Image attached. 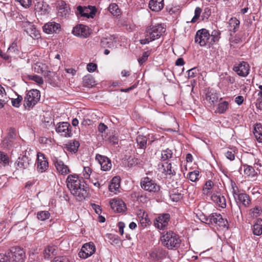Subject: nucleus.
Here are the masks:
<instances>
[{
	"instance_id": "nucleus-13",
	"label": "nucleus",
	"mask_w": 262,
	"mask_h": 262,
	"mask_svg": "<svg viewBox=\"0 0 262 262\" xmlns=\"http://www.w3.org/2000/svg\"><path fill=\"white\" fill-rule=\"evenodd\" d=\"M95 159L100 165L102 170L106 171L111 169L112 166L111 160L106 156L97 154Z\"/></svg>"
},
{
	"instance_id": "nucleus-17",
	"label": "nucleus",
	"mask_w": 262,
	"mask_h": 262,
	"mask_svg": "<svg viewBox=\"0 0 262 262\" xmlns=\"http://www.w3.org/2000/svg\"><path fill=\"white\" fill-rule=\"evenodd\" d=\"M72 33L74 35L86 38L90 34V29L86 26L79 25L73 28Z\"/></svg>"
},
{
	"instance_id": "nucleus-20",
	"label": "nucleus",
	"mask_w": 262,
	"mask_h": 262,
	"mask_svg": "<svg viewBox=\"0 0 262 262\" xmlns=\"http://www.w3.org/2000/svg\"><path fill=\"white\" fill-rule=\"evenodd\" d=\"M169 219L170 215L168 213L163 214L156 219L155 226L160 230L163 229L168 225Z\"/></svg>"
},
{
	"instance_id": "nucleus-10",
	"label": "nucleus",
	"mask_w": 262,
	"mask_h": 262,
	"mask_svg": "<svg viewBox=\"0 0 262 262\" xmlns=\"http://www.w3.org/2000/svg\"><path fill=\"white\" fill-rule=\"evenodd\" d=\"M165 29L161 24H158L153 26L150 29H148L146 31V33L149 37L151 38V40H155L158 39L165 32Z\"/></svg>"
},
{
	"instance_id": "nucleus-7",
	"label": "nucleus",
	"mask_w": 262,
	"mask_h": 262,
	"mask_svg": "<svg viewBox=\"0 0 262 262\" xmlns=\"http://www.w3.org/2000/svg\"><path fill=\"white\" fill-rule=\"evenodd\" d=\"M210 37L211 36L209 31L205 29H202L196 32L194 41L201 47H204L207 45H211L210 44Z\"/></svg>"
},
{
	"instance_id": "nucleus-25",
	"label": "nucleus",
	"mask_w": 262,
	"mask_h": 262,
	"mask_svg": "<svg viewBox=\"0 0 262 262\" xmlns=\"http://www.w3.org/2000/svg\"><path fill=\"white\" fill-rule=\"evenodd\" d=\"M58 13L61 16H66L69 14L70 8L69 5L63 1H61L58 2Z\"/></svg>"
},
{
	"instance_id": "nucleus-54",
	"label": "nucleus",
	"mask_w": 262,
	"mask_h": 262,
	"mask_svg": "<svg viewBox=\"0 0 262 262\" xmlns=\"http://www.w3.org/2000/svg\"><path fill=\"white\" fill-rule=\"evenodd\" d=\"M256 105L257 108L262 110V91L258 93V98L256 99Z\"/></svg>"
},
{
	"instance_id": "nucleus-12",
	"label": "nucleus",
	"mask_w": 262,
	"mask_h": 262,
	"mask_svg": "<svg viewBox=\"0 0 262 262\" xmlns=\"http://www.w3.org/2000/svg\"><path fill=\"white\" fill-rule=\"evenodd\" d=\"M70 124L67 122H59L56 127V132L63 137H70L72 135Z\"/></svg>"
},
{
	"instance_id": "nucleus-19",
	"label": "nucleus",
	"mask_w": 262,
	"mask_h": 262,
	"mask_svg": "<svg viewBox=\"0 0 262 262\" xmlns=\"http://www.w3.org/2000/svg\"><path fill=\"white\" fill-rule=\"evenodd\" d=\"M53 162L57 170L61 174L65 175L70 172V169L68 166L65 165L60 159L55 158L53 160Z\"/></svg>"
},
{
	"instance_id": "nucleus-44",
	"label": "nucleus",
	"mask_w": 262,
	"mask_h": 262,
	"mask_svg": "<svg viewBox=\"0 0 262 262\" xmlns=\"http://www.w3.org/2000/svg\"><path fill=\"white\" fill-rule=\"evenodd\" d=\"M221 33L219 30H213L210 35V44L213 45L215 42L218 41L220 38Z\"/></svg>"
},
{
	"instance_id": "nucleus-47",
	"label": "nucleus",
	"mask_w": 262,
	"mask_h": 262,
	"mask_svg": "<svg viewBox=\"0 0 262 262\" xmlns=\"http://www.w3.org/2000/svg\"><path fill=\"white\" fill-rule=\"evenodd\" d=\"M211 217L212 213L209 216H206V215L202 214L200 215L199 219L202 222L207 224H212Z\"/></svg>"
},
{
	"instance_id": "nucleus-24",
	"label": "nucleus",
	"mask_w": 262,
	"mask_h": 262,
	"mask_svg": "<svg viewBox=\"0 0 262 262\" xmlns=\"http://www.w3.org/2000/svg\"><path fill=\"white\" fill-rule=\"evenodd\" d=\"M148 6L152 11L159 12L164 7L163 0H150Z\"/></svg>"
},
{
	"instance_id": "nucleus-40",
	"label": "nucleus",
	"mask_w": 262,
	"mask_h": 262,
	"mask_svg": "<svg viewBox=\"0 0 262 262\" xmlns=\"http://www.w3.org/2000/svg\"><path fill=\"white\" fill-rule=\"evenodd\" d=\"M46 67H47L45 64L41 63H36L34 66V70L35 72L41 73L42 75L45 76L47 72L45 70Z\"/></svg>"
},
{
	"instance_id": "nucleus-30",
	"label": "nucleus",
	"mask_w": 262,
	"mask_h": 262,
	"mask_svg": "<svg viewBox=\"0 0 262 262\" xmlns=\"http://www.w3.org/2000/svg\"><path fill=\"white\" fill-rule=\"evenodd\" d=\"M79 145L80 144L78 141L75 140H71L66 144V148L68 151L75 153L78 151Z\"/></svg>"
},
{
	"instance_id": "nucleus-39",
	"label": "nucleus",
	"mask_w": 262,
	"mask_h": 262,
	"mask_svg": "<svg viewBox=\"0 0 262 262\" xmlns=\"http://www.w3.org/2000/svg\"><path fill=\"white\" fill-rule=\"evenodd\" d=\"M108 10L114 16H118L120 15V10L118 6L115 3H112L110 5Z\"/></svg>"
},
{
	"instance_id": "nucleus-28",
	"label": "nucleus",
	"mask_w": 262,
	"mask_h": 262,
	"mask_svg": "<svg viewBox=\"0 0 262 262\" xmlns=\"http://www.w3.org/2000/svg\"><path fill=\"white\" fill-rule=\"evenodd\" d=\"M120 178L119 177H115L112 180L111 184L109 185V190L111 192H115L118 190L120 187Z\"/></svg>"
},
{
	"instance_id": "nucleus-34",
	"label": "nucleus",
	"mask_w": 262,
	"mask_h": 262,
	"mask_svg": "<svg viewBox=\"0 0 262 262\" xmlns=\"http://www.w3.org/2000/svg\"><path fill=\"white\" fill-rule=\"evenodd\" d=\"M115 38H112V37L110 38H103L101 39L100 42V45L103 48H112L114 46L113 39Z\"/></svg>"
},
{
	"instance_id": "nucleus-42",
	"label": "nucleus",
	"mask_w": 262,
	"mask_h": 262,
	"mask_svg": "<svg viewBox=\"0 0 262 262\" xmlns=\"http://www.w3.org/2000/svg\"><path fill=\"white\" fill-rule=\"evenodd\" d=\"M172 151L169 148L163 150L161 151V160L166 161L172 157Z\"/></svg>"
},
{
	"instance_id": "nucleus-62",
	"label": "nucleus",
	"mask_w": 262,
	"mask_h": 262,
	"mask_svg": "<svg viewBox=\"0 0 262 262\" xmlns=\"http://www.w3.org/2000/svg\"><path fill=\"white\" fill-rule=\"evenodd\" d=\"M35 10L40 9V7L42 5H44V2L42 0H35Z\"/></svg>"
},
{
	"instance_id": "nucleus-52",
	"label": "nucleus",
	"mask_w": 262,
	"mask_h": 262,
	"mask_svg": "<svg viewBox=\"0 0 262 262\" xmlns=\"http://www.w3.org/2000/svg\"><path fill=\"white\" fill-rule=\"evenodd\" d=\"M150 53L149 51H146L143 52L142 56L139 58L138 59L140 64H143L147 60L148 57L149 56Z\"/></svg>"
},
{
	"instance_id": "nucleus-2",
	"label": "nucleus",
	"mask_w": 262,
	"mask_h": 262,
	"mask_svg": "<svg viewBox=\"0 0 262 262\" xmlns=\"http://www.w3.org/2000/svg\"><path fill=\"white\" fill-rule=\"evenodd\" d=\"M161 241L162 244L169 250H176L181 243L179 236L172 231L163 232Z\"/></svg>"
},
{
	"instance_id": "nucleus-14",
	"label": "nucleus",
	"mask_w": 262,
	"mask_h": 262,
	"mask_svg": "<svg viewBox=\"0 0 262 262\" xmlns=\"http://www.w3.org/2000/svg\"><path fill=\"white\" fill-rule=\"evenodd\" d=\"M232 193L237 203H242L245 206H248L249 205L251 200L247 194L244 192H237L233 187Z\"/></svg>"
},
{
	"instance_id": "nucleus-48",
	"label": "nucleus",
	"mask_w": 262,
	"mask_h": 262,
	"mask_svg": "<svg viewBox=\"0 0 262 262\" xmlns=\"http://www.w3.org/2000/svg\"><path fill=\"white\" fill-rule=\"evenodd\" d=\"M199 176V171L198 170H194L188 173V179L192 182H195L198 180Z\"/></svg>"
},
{
	"instance_id": "nucleus-45",
	"label": "nucleus",
	"mask_w": 262,
	"mask_h": 262,
	"mask_svg": "<svg viewBox=\"0 0 262 262\" xmlns=\"http://www.w3.org/2000/svg\"><path fill=\"white\" fill-rule=\"evenodd\" d=\"M229 103L227 101H224L218 104L217 112L220 114H224L228 108Z\"/></svg>"
},
{
	"instance_id": "nucleus-38",
	"label": "nucleus",
	"mask_w": 262,
	"mask_h": 262,
	"mask_svg": "<svg viewBox=\"0 0 262 262\" xmlns=\"http://www.w3.org/2000/svg\"><path fill=\"white\" fill-rule=\"evenodd\" d=\"M254 135L257 141L259 143H262V126L257 125L254 127Z\"/></svg>"
},
{
	"instance_id": "nucleus-59",
	"label": "nucleus",
	"mask_w": 262,
	"mask_h": 262,
	"mask_svg": "<svg viewBox=\"0 0 262 262\" xmlns=\"http://www.w3.org/2000/svg\"><path fill=\"white\" fill-rule=\"evenodd\" d=\"M152 41V40H151V38L149 37V36L148 35V34L146 32L145 38L140 39V42L142 45H146Z\"/></svg>"
},
{
	"instance_id": "nucleus-5",
	"label": "nucleus",
	"mask_w": 262,
	"mask_h": 262,
	"mask_svg": "<svg viewBox=\"0 0 262 262\" xmlns=\"http://www.w3.org/2000/svg\"><path fill=\"white\" fill-rule=\"evenodd\" d=\"M9 262H23L25 257V252L20 247H12L7 253Z\"/></svg>"
},
{
	"instance_id": "nucleus-55",
	"label": "nucleus",
	"mask_w": 262,
	"mask_h": 262,
	"mask_svg": "<svg viewBox=\"0 0 262 262\" xmlns=\"http://www.w3.org/2000/svg\"><path fill=\"white\" fill-rule=\"evenodd\" d=\"M187 72L188 78H191L196 76L198 74L199 70L196 68H193L190 70H188Z\"/></svg>"
},
{
	"instance_id": "nucleus-53",
	"label": "nucleus",
	"mask_w": 262,
	"mask_h": 262,
	"mask_svg": "<svg viewBox=\"0 0 262 262\" xmlns=\"http://www.w3.org/2000/svg\"><path fill=\"white\" fill-rule=\"evenodd\" d=\"M48 5L46 3H44V5H42L40 7V9H37L36 12L38 13V14L45 15L47 13Z\"/></svg>"
},
{
	"instance_id": "nucleus-64",
	"label": "nucleus",
	"mask_w": 262,
	"mask_h": 262,
	"mask_svg": "<svg viewBox=\"0 0 262 262\" xmlns=\"http://www.w3.org/2000/svg\"><path fill=\"white\" fill-rule=\"evenodd\" d=\"M107 129V126L103 123H100L98 126V129L99 132L101 133L104 132Z\"/></svg>"
},
{
	"instance_id": "nucleus-50",
	"label": "nucleus",
	"mask_w": 262,
	"mask_h": 262,
	"mask_svg": "<svg viewBox=\"0 0 262 262\" xmlns=\"http://www.w3.org/2000/svg\"><path fill=\"white\" fill-rule=\"evenodd\" d=\"M182 198H183V196L181 194V193H179V192L171 193L170 194V198L171 200L174 202H178L181 199H182Z\"/></svg>"
},
{
	"instance_id": "nucleus-16",
	"label": "nucleus",
	"mask_w": 262,
	"mask_h": 262,
	"mask_svg": "<svg viewBox=\"0 0 262 262\" xmlns=\"http://www.w3.org/2000/svg\"><path fill=\"white\" fill-rule=\"evenodd\" d=\"M37 160V170L41 173L45 172L48 168V162L45 155L41 152H38Z\"/></svg>"
},
{
	"instance_id": "nucleus-6",
	"label": "nucleus",
	"mask_w": 262,
	"mask_h": 262,
	"mask_svg": "<svg viewBox=\"0 0 262 262\" xmlns=\"http://www.w3.org/2000/svg\"><path fill=\"white\" fill-rule=\"evenodd\" d=\"M29 156V153L28 152L27 154V151H25L24 154H20L19 155L16 162L17 169L21 170L30 169V168L33 166V164Z\"/></svg>"
},
{
	"instance_id": "nucleus-35",
	"label": "nucleus",
	"mask_w": 262,
	"mask_h": 262,
	"mask_svg": "<svg viewBox=\"0 0 262 262\" xmlns=\"http://www.w3.org/2000/svg\"><path fill=\"white\" fill-rule=\"evenodd\" d=\"M136 141L139 148L145 149L147 145V139L145 136L138 135L136 138Z\"/></svg>"
},
{
	"instance_id": "nucleus-11",
	"label": "nucleus",
	"mask_w": 262,
	"mask_h": 262,
	"mask_svg": "<svg viewBox=\"0 0 262 262\" xmlns=\"http://www.w3.org/2000/svg\"><path fill=\"white\" fill-rule=\"evenodd\" d=\"M233 70L236 72L238 75L246 77L249 74L250 67L247 62L242 61L235 64L233 68Z\"/></svg>"
},
{
	"instance_id": "nucleus-60",
	"label": "nucleus",
	"mask_w": 262,
	"mask_h": 262,
	"mask_svg": "<svg viewBox=\"0 0 262 262\" xmlns=\"http://www.w3.org/2000/svg\"><path fill=\"white\" fill-rule=\"evenodd\" d=\"M97 68V66L96 63H89L87 65V70L89 72H94Z\"/></svg>"
},
{
	"instance_id": "nucleus-58",
	"label": "nucleus",
	"mask_w": 262,
	"mask_h": 262,
	"mask_svg": "<svg viewBox=\"0 0 262 262\" xmlns=\"http://www.w3.org/2000/svg\"><path fill=\"white\" fill-rule=\"evenodd\" d=\"M92 172L91 169L89 167H84L83 171V175L85 179L89 178Z\"/></svg>"
},
{
	"instance_id": "nucleus-36",
	"label": "nucleus",
	"mask_w": 262,
	"mask_h": 262,
	"mask_svg": "<svg viewBox=\"0 0 262 262\" xmlns=\"http://www.w3.org/2000/svg\"><path fill=\"white\" fill-rule=\"evenodd\" d=\"M150 257L155 260H159L163 258V252L161 250L156 249L149 254Z\"/></svg>"
},
{
	"instance_id": "nucleus-27",
	"label": "nucleus",
	"mask_w": 262,
	"mask_h": 262,
	"mask_svg": "<svg viewBox=\"0 0 262 262\" xmlns=\"http://www.w3.org/2000/svg\"><path fill=\"white\" fill-rule=\"evenodd\" d=\"M83 84L85 87L91 88L95 86L96 83L94 77L90 74H88L83 78Z\"/></svg>"
},
{
	"instance_id": "nucleus-23",
	"label": "nucleus",
	"mask_w": 262,
	"mask_h": 262,
	"mask_svg": "<svg viewBox=\"0 0 262 262\" xmlns=\"http://www.w3.org/2000/svg\"><path fill=\"white\" fill-rule=\"evenodd\" d=\"M60 28V24L55 22L48 23L43 26V31L48 34L56 32Z\"/></svg>"
},
{
	"instance_id": "nucleus-4",
	"label": "nucleus",
	"mask_w": 262,
	"mask_h": 262,
	"mask_svg": "<svg viewBox=\"0 0 262 262\" xmlns=\"http://www.w3.org/2000/svg\"><path fill=\"white\" fill-rule=\"evenodd\" d=\"M97 12L95 6L89 5L88 6H78L76 7L75 14L78 18L86 17L93 18Z\"/></svg>"
},
{
	"instance_id": "nucleus-21",
	"label": "nucleus",
	"mask_w": 262,
	"mask_h": 262,
	"mask_svg": "<svg viewBox=\"0 0 262 262\" xmlns=\"http://www.w3.org/2000/svg\"><path fill=\"white\" fill-rule=\"evenodd\" d=\"M110 204L112 209L117 212H121L126 209L124 202L120 200L113 199L110 201Z\"/></svg>"
},
{
	"instance_id": "nucleus-22",
	"label": "nucleus",
	"mask_w": 262,
	"mask_h": 262,
	"mask_svg": "<svg viewBox=\"0 0 262 262\" xmlns=\"http://www.w3.org/2000/svg\"><path fill=\"white\" fill-rule=\"evenodd\" d=\"M239 20L235 17H231L229 20L227 28L231 36H232V34L235 33L238 30L239 28Z\"/></svg>"
},
{
	"instance_id": "nucleus-33",
	"label": "nucleus",
	"mask_w": 262,
	"mask_h": 262,
	"mask_svg": "<svg viewBox=\"0 0 262 262\" xmlns=\"http://www.w3.org/2000/svg\"><path fill=\"white\" fill-rule=\"evenodd\" d=\"M212 199L213 201L216 202L218 205L224 208L226 207V202L225 197L221 195H214L212 196Z\"/></svg>"
},
{
	"instance_id": "nucleus-46",
	"label": "nucleus",
	"mask_w": 262,
	"mask_h": 262,
	"mask_svg": "<svg viewBox=\"0 0 262 262\" xmlns=\"http://www.w3.org/2000/svg\"><path fill=\"white\" fill-rule=\"evenodd\" d=\"M28 78L30 80L35 81L39 85L42 84L43 83V80L42 78L39 76L36 75H29Z\"/></svg>"
},
{
	"instance_id": "nucleus-43",
	"label": "nucleus",
	"mask_w": 262,
	"mask_h": 262,
	"mask_svg": "<svg viewBox=\"0 0 262 262\" xmlns=\"http://www.w3.org/2000/svg\"><path fill=\"white\" fill-rule=\"evenodd\" d=\"M0 163L4 167L9 164V158L7 154L1 151H0Z\"/></svg>"
},
{
	"instance_id": "nucleus-56",
	"label": "nucleus",
	"mask_w": 262,
	"mask_h": 262,
	"mask_svg": "<svg viewBox=\"0 0 262 262\" xmlns=\"http://www.w3.org/2000/svg\"><path fill=\"white\" fill-rule=\"evenodd\" d=\"M245 169H244V173L245 174L250 176L252 175L253 172L255 171L254 169L253 168L252 166H248V165H244Z\"/></svg>"
},
{
	"instance_id": "nucleus-51",
	"label": "nucleus",
	"mask_w": 262,
	"mask_h": 262,
	"mask_svg": "<svg viewBox=\"0 0 262 262\" xmlns=\"http://www.w3.org/2000/svg\"><path fill=\"white\" fill-rule=\"evenodd\" d=\"M213 186V183L211 180L207 181L203 189V193L207 194Z\"/></svg>"
},
{
	"instance_id": "nucleus-57",
	"label": "nucleus",
	"mask_w": 262,
	"mask_h": 262,
	"mask_svg": "<svg viewBox=\"0 0 262 262\" xmlns=\"http://www.w3.org/2000/svg\"><path fill=\"white\" fill-rule=\"evenodd\" d=\"M23 7L25 8H29L32 4V0H16Z\"/></svg>"
},
{
	"instance_id": "nucleus-31",
	"label": "nucleus",
	"mask_w": 262,
	"mask_h": 262,
	"mask_svg": "<svg viewBox=\"0 0 262 262\" xmlns=\"http://www.w3.org/2000/svg\"><path fill=\"white\" fill-rule=\"evenodd\" d=\"M253 233L259 236L262 234V219H258L253 226Z\"/></svg>"
},
{
	"instance_id": "nucleus-37",
	"label": "nucleus",
	"mask_w": 262,
	"mask_h": 262,
	"mask_svg": "<svg viewBox=\"0 0 262 262\" xmlns=\"http://www.w3.org/2000/svg\"><path fill=\"white\" fill-rule=\"evenodd\" d=\"M8 55H17L19 53L18 47L16 42H12L8 49Z\"/></svg>"
},
{
	"instance_id": "nucleus-9",
	"label": "nucleus",
	"mask_w": 262,
	"mask_h": 262,
	"mask_svg": "<svg viewBox=\"0 0 262 262\" xmlns=\"http://www.w3.org/2000/svg\"><path fill=\"white\" fill-rule=\"evenodd\" d=\"M96 251V248L93 242L84 244L78 253L79 257L86 259L92 255Z\"/></svg>"
},
{
	"instance_id": "nucleus-26",
	"label": "nucleus",
	"mask_w": 262,
	"mask_h": 262,
	"mask_svg": "<svg viewBox=\"0 0 262 262\" xmlns=\"http://www.w3.org/2000/svg\"><path fill=\"white\" fill-rule=\"evenodd\" d=\"M219 98L218 94L214 90H208L206 93V99L210 104H213L217 102Z\"/></svg>"
},
{
	"instance_id": "nucleus-3",
	"label": "nucleus",
	"mask_w": 262,
	"mask_h": 262,
	"mask_svg": "<svg viewBox=\"0 0 262 262\" xmlns=\"http://www.w3.org/2000/svg\"><path fill=\"white\" fill-rule=\"evenodd\" d=\"M40 98V92L36 89H32L29 91L24 98V106L33 107L39 101Z\"/></svg>"
},
{
	"instance_id": "nucleus-29",
	"label": "nucleus",
	"mask_w": 262,
	"mask_h": 262,
	"mask_svg": "<svg viewBox=\"0 0 262 262\" xmlns=\"http://www.w3.org/2000/svg\"><path fill=\"white\" fill-rule=\"evenodd\" d=\"M57 254L56 247L54 246H48L44 250V257L46 259H50Z\"/></svg>"
},
{
	"instance_id": "nucleus-18",
	"label": "nucleus",
	"mask_w": 262,
	"mask_h": 262,
	"mask_svg": "<svg viewBox=\"0 0 262 262\" xmlns=\"http://www.w3.org/2000/svg\"><path fill=\"white\" fill-rule=\"evenodd\" d=\"M211 217L212 224H214L220 227L228 228V221L227 219H224L221 214L212 213Z\"/></svg>"
},
{
	"instance_id": "nucleus-8",
	"label": "nucleus",
	"mask_w": 262,
	"mask_h": 262,
	"mask_svg": "<svg viewBox=\"0 0 262 262\" xmlns=\"http://www.w3.org/2000/svg\"><path fill=\"white\" fill-rule=\"evenodd\" d=\"M140 185L142 189L150 192H158L160 190V186L154 180L147 177L141 180Z\"/></svg>"
},
{
	"instance_id": "nucleus-49",
	"label": "nucleus",
	"mask_w": 262,
	"mask_h": 262,
	"mask_svg": "<svg viewBox=\"0 0 262 262\" xmlns=\"http://www.w3.org/2000/svg\"><path fill=\"white\" fill-rule=\"evenodd\" d=\"M202 12V9L201 8L197 7L194 10V15L191 19L190 22L192 23H195L200 16Z\"/></svg>"
},
{
	"instance_id": "nucleus-61",
	"label": "nucleus",
	"mask_w": 262,
	"mask_h": 262,
	"mask_svg": "<svg viewBox=\"0 0 262 262\" xmlns=\"http://www.w3.org/2000/svg\"><path fill=\"white\" fill-rule=\"evenodd\" d=\"M140 221L143 227H146L147 225H149L150 220L148 218L142 217Z\"/></svg>"
},
{
	"instance_id": "nucleus-41",
	"label": "nucleus",
	"mask_w": 262,
	"mask_h": 262,
	"mask_svg": "<svg viewBox=\"0 0 262 262\" xmlns=\"http://www.w3.org/2000/svg\"><path fill=\"white\" fill-rule=\"evenodd\" d=\"M50 216V213L48 211H40L37 213V218L38 220L44 221L49 219Z\"/></svg>"
},
{
	"instance_id": "nucleus-15",
	"label": "nucleus",
	"mask_w": 262,
	"mask_h": 262,
	"mask_svg": "<svg viewBox=\"0 0 262 262\" xmlns=\"http://www.w3.org/2000/svg\"><path fill=\"white\" fill-rule=\"evenodd\" d=\"M21 25L22 28L24 29V31L31 37L37 38L39 35L35 26L31 22L28 21H23Z\"/></svg>"
},
{
	"instance_id": "nucleus-1",
	"label": "nucleus",
	"mask_w": 262,
	"mask_h": 262,
	"mask_svg": "<svg viewBox=\"0 0 262 262\" xmlns=\"http://www.w3.org/2000/svg\"><path fill=\"white\" fill-rule=\"evenodd\" d=\"M67 185L71 193L78 201H82L88 195V188L84 180L75 174H70L67 179Z\"/></svg>"
},
{
	"instance_id": "nucleus-63",
	"label": "nucleus",
	"mask_w": 262,
	"mask_h": 262,
	"mask_svg": "<svg viewBox=\"0 0 262 262\" xmlns=\"http://www.w3.org/2000/svg\"><path fill=\"white\" fill-rule=\"evenodd\" d=\"M53 262H70L68 259L65 257H55Z\"/></svg>"
},
{
	"instance_id": "nucleus-32",
	"label": "nucleus",
	"mask_w": 262,
	"mask_h": 262,
	"mask_svg": "<svg viewBox=\"0 0 262 262\" xmlns=\"http://www.w3.org/2000/svg\"><path fill=\"white\" fill-rule=\"evenodd\" d=\"M162 167L163 168V172L166 176H169L170 178L176 174L174 170L172 169L171 163L166 162L162 165Z\"/></svg>"
}]
</instances>
